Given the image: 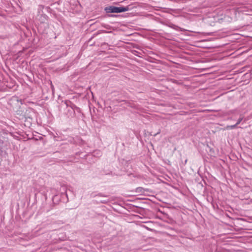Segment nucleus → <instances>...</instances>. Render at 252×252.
<instances>
[{
    "instance_id": "f257e3e1",
    "label": "nucleus",
    "mask_w": 252,
    "mask_h": 252,
    "mask_svg": "<svg viewBox=\"0 0 252 252\" xmlns=\"http://www.w3.org/2000/svg\"><path fill=\"white\" fill-rule=\"evenodd\" d=\"M129 10L128 6L117 7L114 6H110L106 7L104 10L106 13H121L127 11Z\"/></svg>"
},
{
    "instance_id": "f03ea898",
    "label": "nucleus",
    "mask_w": 252,
    "mask_h": 252,
    "mask_svg": "<svg viewBox=\"0 0 252 252\" xmlns=\"http://www.w3.org/2000/svg\"><path fill=\"white\" fill-rule=\"evenodd\" d=\"M168 26L175 30V31H178V32H183V31H185V30L181 28V27H179V26H176L172 23H170L169 25H168Z\"/></svg>"
},
{
    "instance_id": "7ed1b4c3",
    "label": "nucleus",
    "mask_w": 252,
    "mask_h": 252,
    "mask_svg": "<svg viewBox=\"0 0 252 252\" xmlns=\"http://www.w3.org/2000/svg\"><path fill=\"white\" fill-rule=\"evenodd\" d=\"M47 16L44 14L39 16H36V19L41 23H43L47 20Z\"/></svg>"
},
{
    "instance_id": "20e7f679",
    "label": "nucleus",
    "mask_w": 252,
    "mask_h": 252,
    "mask_svg": "<svg viewBox=\"0 0 252 252\" xmlns=\"http://www.w3.org/2000/svg\"><path fill=\"white\" fill-rule=\"evenodd\" d=\"M43 7L42 5H39L37 9V16H39L41 15L44 14L43 12Z\"/></svg>"
},
{
    "instance_id": "39448f33",
    "label": "nucleus",
    "mask_w": 252,
    "mask_h": 252,
    "mask_svg": "<svg viewBox=\"0 0 252 252\" xmlns=\"http://www.w3.org/2000/svg\"><path fill=\"white\" fill-rule=\"evenodd\" d=\"M62 190L64 191L63 192H62V195H65L66 197V198H67L68 194L66 192V191H67L66 187H62Z\"/></svg>"
},
{
    "instance_id": "423d86ee",
    "label": "nucleus",
    "mask_w": 252,
    "mask_h": 252,
    "mask_svg": "<svg viewBox=\"0 0 252 252\" xmlns=\"http://www.w3.org/2000/svg\"><path fill=\"white\" fill-rule=\"evenodd\" d=\"M237 126L235 124V125H230V126H227V128L228 129H233L236 128L237 127Z\"/></svg>"
},
{
    "instance_id": "0eeeda50",
    "label": "nucleus",
    "mask_w": 252,
    "mask_h": 252,
    "mask_svg": "<svg viewBox=\"0 0 252 252\" xmlns=\"http://www.w3.org/2000/svg\"><path fill=\"white\" fill-rule=\"evenodd\" d=\"M242 120H243V119H242V118H240L238 120V121H237V123H236V125L237 126L238 125H239V124L241 122V121H242Z\"/></svg>"
},
{
    "instance_id": "6e6552de",
    "label": "nucleus",
    "mask_w": 252,
    "mask_h": 252,
    "mask_svg": "<svg viewBox=\"0 0 252 252\" xmlns=\"http://www.w3.org/2000/svg\"><path fill=\"white\" fill-rule=\"evenodd\" d=\"M65 103L66 104V105L67 107H68L69 106V104L71 103L70 101H65Z\"/></svg>"
},
{
    "instance_id": "1a4fd4ad",
    "label": "nucleus",
    "mask_w": 252,
    "mask_h": 252,
    "mask_svg": "<svg viewBox=\"0 0 252 252\" xmlns=\"http://www.w3.org/2000/svg\"><path fill=\"white\" fill-rule=\"evenodd\" d=\"M96 154H97V155H100V154H101V153H100V151H97V152H96Z\"/></svg>"
},
{
    "instance_id": "9d476101",
    "label": "nucleus",
    "mask_w": 252,
    "mask_h": 252,
    "mask_svg": "<svg viewBox=\"0 0 252 252\" xmlns=\"http://www.w3.org/2000/svg\"><path fill=\"white\" fill-rule=\"evenodd\" d=\"M160 133V131H158L156 134H155V136L158 135V134H159Z\"/></svg>"
}]
</instances>
